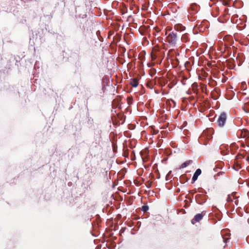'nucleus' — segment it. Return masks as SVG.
I'll return each instance as SVG.
<instances>
[{"instance_id": "obj_2", "label": "nucleus", "mask_w": 249, "mask_h": 249, "mask_svg": "<svg viewBox=\"0 0 249 249\" xmlns=\"http://www.w3.org/2000/svg\"><path fill=\"white\" fill-rule=\"evenodd\" d=\"M176 36L173 34H170L167 36V40L170 43L174 44L176 43Z\"/></svg>"}, {"instance_id": "obj_6", "label": "nucleus", "mask_w": 249, "mask_h": 249, "mask_svg": "<svg viewBox=\"0 0 249 249\" xmlns=\"http://www.w3.org/2000/svg\"><path fill=\"white\" fill-rule=\"evenodd\" d=\"M131 84L133 87H136L138 85V83L136 80H134L132 82Z\"/></svg>"}, {"instance_id": "obj_1", "label": "nucleus", "mask_w": 249, "mask_h": 249, "mask_svg": "<svg viewBox=\"0 0 249 249\" xmlns=\"http://www.w3.org/2000/svg\"><path fill=\"white\" fill-rule=\"evenodd\" d=\"M226 120V115L224 113H221L219 116L217 122L220 126H223Z\"/></svg>"}, {"instance_id": "obj_4", "label": "nucleus", "mask_w": 249, "mask_h": 249, "mask_svg": "<svg viewBox=\"0 0 249 249\" xmlns=\"http://www.w3.org/2000/svg\"><path fill=\"white\" fill-rule=\"evenodd\" d=\"M201 171L200 169H197L196 171L195 172L193 178L192 180L193 181H195L197 180L198 177L201 174Z\"/></svg>"}, {"instance_id": "obj_7", "label": "nucleus", "mask_w": 249, "mask_h": 249, "mask_svg": "<svg viewBox=\"0 0 249 249\" xmlns=\"http://www.w3.org/2000/svg\"><path fill=\"white\" fill-rule=\"evenodd\" d=\"M148 209V207L147 206H143L142 210L143 211L146 212Z\"/></svg>"}, {"instance_id": "obj_3", "label": "nucleus", "mask_w": 249, "mask_h": 249, "mask_svg": "<svg viewBox=\"0 0 249 249\" xmlns=\"http://www.w3.org/2000/svg\"><path fill=\"white\" fill-rule=\"evenodd\" d=\"M203 217V215L201 213L197 214L195 216L194 219L192 220V223L194 224L196 222L199 221Z\"/></svg>"}, {"instance_id": "obj_5", "label": "nucleus", "mask_w": 249, "mask_h": 249, "mask_svg": "<svg viewBox=\"0 0 249 249\" xmlns=\"http://www.w3.org/2000/svg\"><path fill=\"white\" fill-rule=\"evenodd\" d=\"M192 163V161L191 160H188V161H185V162H184L181 165V168H185L186 167V166H187L188 165H189L190 164H191Z\"/></svg>"}]
</instances>
